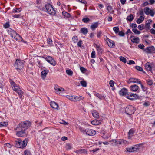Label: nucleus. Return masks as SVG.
<instances>
[{
  "label": "nucleus",
  "mask_w": 155,
  "mask_h": 155,
  "mask_svg": "<svg viewBox=\"0 0 155 155\" xmlns=\"http://www.w3.org/2000/svg\"><path fill=\"white\" fill-rule=\"evenodd\" d=\"M31 123L28 121L22 122L15 128L16 135L18 137H25L28 134L27 130L31 126Z\"/></svg>",
  "instance_id": "f257e3e1"
},
{
  "label": "nucleus",
  "mask_w": 155,
  "mask_h": 155,
  "mask_svg": "<svg viewBox=\"0 0 155 155\" xmlns=\"http://www.w3.org/2000/svg\"><path fill=\"white\" fill-rule=\"evenodd\" d=\"M28 141L27 138L25 139L23 141H22L21 139H18L15 141V146L18 148H24L26 146Z\"/></svg>",
  "instance_id": "f03ea898"
},
{
  "label": "nucleus",
  "mask_w": 155,
  "mask_h": 155,
  "mask_svg": "<svg viewBox=\"0 0 155 155\" xmlns=\"http://www.w3.org/2000/svg\"><path fill=\"white\" fill-rule=\"evenodd\" d=\"M143 143L138 144L133 146L131 147L127 148L126 149L127 151L129 152H136L138 151L140 149V147L143 146Z\"/></svg>",
  "instance_id": "7ed1b4c3"
},
{
  "label": "nucleus",
  "mask_w": 155,
  "mask_h": 155,
  "mask_svg": "<svg viewBox=\"0 0 155 155\" xmlns=\"http://www.w3.org/2000/svg\"><path fill=\"white\" fill-rule=\"evenodd\" d=\"M25 61H21L19 59H17L15 64V66L16 69L19 71L21 70L24 67Z\"/></svg>",
  "instance_id": "20e7f679"
},
{
  "label": "nucleus",
  "mask_w": 155,
  "mask_h": 155,
  "mask_svg": "<svg viewBox=\"0 0 155 155\" xmlns=\"http://www.w3.org/2000/svg\"><path fill=\"white\" fill-rule=\"evenodd\" d=\"M45 8L46 12L49 14L55 15L56 14L55 11L53 8L52 6L49 3H47L45 5Z\"/></svg>",
  "instance_id": "39448f33"
},
{
  "label": "nucleus",
  "mask_w": 155,
  "mask_h": 155,
  "mask_svg": "<svg viewBox=\"0 0 155 155\" xmlns=\"http://www.w3.org/2000/svg\"><path fill=\"white\" fill-rule=\"evenodd\" d=\"M125 110L127 114L130 115L135 112V109L133 106L129 105L126 107Z\"/></svg>",
  "instance_id": "423d86ee"
},
{
  "label": "nucleus",
  "mask_w": 155,
  "mask_h": 155,
  "mask_svg": "<svg viewBox=\"0 0 155 155\" xmlns=\"http://www.w3.org/2000/svg\"><path fill=\"white\" fill-rule=\"evenodd\" d=\"M144 13L147 15H150L151 17H153L155 14V11L154 9H151L148 7H145L143 9Z\"/></svg>",
  "instance_id": "0eeeda50"
},
{
  "label": "nucleus",
  "mask_w": 155,
  "mask_h": 155,
  "mask_svg": "<svg viewBox=\"0 0 155 155\" xmlns=\"http://www.w3.org/2000/svg\"><path fill=\"white\" fill-rule=\"evenodd\" d=\"M66 97L71 101L74 102L79 101L83 99V97L82 96H80L78 97L72 95H67L66 96Z\"/></svg>",
  "instance_id": "6e6552de"
},
{
  "label": "nucleus",
  "mask_w": 155,
  "mask_h": 155,
  "mask_svg": "<svg viewBox=\"0 0 155 155\" xmlns=\"http://www.w3.org/2000/svg\"><path fill=\"white\" fill-rule=\"evenodd\" d=\"M50 64L53 66H55L56 64V63L54 59L51 57L48 56L46 57H42Z\"/></svg>",
  "instance_id": "1a4fd4ad"
},
{
  "label": "nucleus",
  "mask_w": 155,
  "mask_h": 155,
  "mask_svg": "<svg viewBox=\"0 0 155 155\" xmlns=\"http://www.w3.org/2000/svg\"><path fill=\"white\" fill-rule=\"evenodd\" d=\"M126 97L129 99L133 100L137 99L138 97V96L136 94L130 93L127 95Z\"/></svg>",
  "instance_id": "9d476101"
},
{
  "label": "nucleus",
  "mask_w": 155,
  "mask_h": 155,
  "mask_svg": "<svg viewBox=\"0 0 155 155\" xmlns=\"http://www.w3.org/2000/svg\"><path fill=\"white\" fill-rule=\"evenodd\" d=\"M85 134L89 136L94 135L96 134V131L94 130L87 128L86 129Z\"/></svg>",
  "instance_id": "9b49d317"
},
{
  "label": "nucleus",
  "mask_w": 155,
  "mask_h": 155,
  "mask_svg": "<svg viewBox=\"0 0 155 155\" xmlns=\"http://www.w3.org/2000/svg\"><path fill=\"white\" fill-rule=\"evenodd\" d=\"M129 142L124 139L118 140V145L120 146H124L128 145Z\"/></svg>",
  "instance_id": "f8f14e48"
},
{
  "label": "nucleus",
  "mask_w": 155,
  "mask_h": 155,
  "mask_svg": "<svg viewBox=\"0 0 155 155\" xmlns=\"http://www.w3.org/2000/svg\"><path fill=\"white\" fill-rule=\"evenodd\" d=\"M130 37L131 41L133 43L138 44L139 42L140 39L138 37L132 35L130 36Z\"/></svg>",
  "instance_id": "ddd939ff"
},
{
  "label": "nucleus",
  "mask_w": 155,
  "mask_h": 155,
  "mask_svg": "<svg viewBox=\"0 0 155 155\" xmlns=\"http://www.w3.org/2000/svg\"><path fill=\"white\" fill-rule=\"evenodd\" d=\"M154 47H147L145 50L144 51L147 53H151L154 51Z\"/></svg>",
  "instance_id": "4468645a"
},
{
  "label": "nucleus",
  "mask_w": 155,
  "mask_h": 155,
  "mask_svg": "<svg viewBox=\"0 0 155 155\" xmlns=\"http://www.w3.org/2000/svg\"><path fill=\"white\" fill-rule=\"evenodd\" d=\"M50 106L53 108L58 110V104L54 101L50 102Z\"/></svg>",
  "instance_id": "2eb2a0df"
},
{
  "label": "nucleus",
  "mask_w": 155,
  "mask_h": 155,
  "mask_svg": "<svg viewBox=\"0 0 155 155\" xmlns=\"http://www.w3.org/2000/svg\"><path fill=\"white\" fill-rule=\"evenodd\" d=\"M8 32L9 34L13 38H14L17 34L16 32L15 31L12 29H9L8 30Z\"/></svg>",
  "instance_id": "dca6fc26"
},
{
  "label": "nucleus",
  "mask_w": 155,
  "mask_h": 155,
  "mask_svg": "<svg viewBox=\"0 0 155 155\" xmlns=\"http://www.w3.org/2000/svg\"><path fill=\"white\" fill-rule=\"evenodd\" d=\"M95 47L97 51L98 54L100 55H101L103 52V50L102 48L97 44L95 45Z\"/></svg>",
  "instance_id": "f3484780"
},
{
  "label": "nucleus",
  "mask_w": 155,
  "mask_h": 155,
  "mask_svg": "<svg viewBox=\"0 0 155 155\" xmlns=\"http://www.w3.org/2000/svg\"><path fill=\"white\" fill-rule=\"evenodd\" d=\"M127 92V90L125 88H123L119 91V94L121 96H124L126 94Z\"/></svg>",
  "instance_id": "a211bd4d"
},
{
  "label": "nucleus",
  "mask_w": 155,
  "mask_h": 155,
  "mask_svg": "<svg viewBox=\"0 0 155 155\" xmlns=\"http://www.w3.org/2000/svg\"><path fill=\"white\" fill-rule=\"evenodd\" d=\"M99 23L98 22H94L92 23L91 26V28L92 30H94L95 28H97L99 24Z\"/></svg>",
  "instance_id": "6ab92c4d"
},
{
  "label": "nucleus",
  "mask_w": 155,
  "mask_h": 155,
  "mask_svg": "<svg viewBox=\"0 0 155 155\" xmlns=\"http://www.w3.org/2000/svg\"><path fill=\"white\" fill-rule=\"evenodd\" d=\"M49 71L48 70H45L41 71V76L43 79H44L45 78Z\"/></svg>",
  "instance_id": "aec40b11"
},
{
  "label": "nucleus",
  "mask_w": 155,
  "mask_h": 155,
  "mask_svg": "<svg viewBox=\"0 0 155 155\" xmlns=\"http://www.w3.org/2000/svg\"><path fill=\"white\" fill-rule=\"evenodd\" d=\"M152 22V21L150 19H149L148 20V22L147 21L145 24V25L144 26H145V28H147L148 29H149L150 28V25L151 24Z\"/></svg>",
  "instance_id": "412c9836"
},
{
  "label": "nucleus",
  "mask_w": 155,
  "mask_h": 155,
  "mask_svg": "<svg viewBox=\"0 0 155 155\" xmlns=\"http://www.w3.org/2000/svg\"><path fill=\"white\" fill-rule=\"evenodd\" d=\"M101 134L102 135V137L104 138L107 139L109 137V136L107 135L108 134L107 132L104 130L101 132Z\"/></svg>",
  "instance_id": "4be33fe9"
},
{
  "label": "nucleus",
  "mask_w": 155,
  "mask_h": 155,
  "mask_svg": "<svg viewBox=\"0 0 155 155\" xmlns=\"http://www.w3.org/2000/svg\"><path fill=\"white\" fill-rule=\"evenodd\" d=\"M139 87L137 85L135 84L130 86V88L132 91H136L138 89Z\"/></svg>",
  "instance_id": "5701e85b"
},
{
  "label": "nucleus",
  "mask_w": 155,
  "mask_h": 155,
  "mask_svg": "<svg viewBox=\"0 0 155 155\" xmlns=\"http://www.w3.org/2000/svg\"><path fill=\"white\" fill-rule=\"evenodd\" d=\"M107 43L108 46L110 48L113 47L115 46L114 41L111 39L110 40H109L108 42H107Z\"/></svg>",
  "instance_id": "b1692460"
},
{
  "label": "nucleus",
  "mask_w": 155,
  "mask_h": 155,
  "mask_svg": "<svg viewBox=\"0 0 155 155\" xmlns=\"http://www.w3.org/2000/svg\"><path fill=\"white\" fill-rule=\"evenodd\" d=\"M88 32L87 29L85 27L82 28L80 29V33H83L84 35H85Z\"/></svg>",
  "instance_id": "393cba45"
},
{
  "label": "nucleus",
  "mask_w": 155,
  "mask_h": 155,
  "mask_svg": "<svg viewBox=\"0 0 155 155\" xmlns=\"http://www.w3.org/2000/svg\"><path fill=\"white\" fill-rule=\"evenodd\" d=\"M94 94L98 97L100 100H103L105 98L103 95H101L99 93H97L95 92H94Z\"/></svg>",
  "instance_id": "a878e982"
},
{
  "label": "nucleus",
  "mask_w": 155,
  "mask_h": 155,
  "mask_svg": "<svg viewBox=\"0 0 155 155\" xmlns=\"http://www.w3.org/2000/svg\"><path fill=\"white\" fill-rule=\"evenodd\" d=\"M14 39L18 41H21L22 40V37L19 35L17 33L16 34V35L15 36Z\"/></svg>",
  "instance_id": "bb28decb"
},
{
  "label": "nucleus",
  "mask_w": 155,
  "mask_h": 155,
  "mask_svg": "<svg viewBox=\"0 0 155 155\" xmlns=\"http://www.w3.org/2000/svg\"><path fill=\"white\" fill-rule=\"evenodd\" d=\"M78 153L87 154V150L85 149H81L77 150Z\"/></svg>",
  "instance_id": "cd10ccee"
},
{
  "label": "nucleus",
  "mask_w": 155,
  "mask_h": 155,
  "mask_svg": "<svg viewBox=\"0 0 155 155\" xmlns=\"http://www.w3.org/2000/svg\"><path fill=\"white\" fill-rule=\"evenodd\" d=\"M144 18L143 16H140L139 18H138L136 20L137 23L139 24L142 23L144 20Z\"/></svg>",
  "instance_id": "c85d7f7f"
},
{
  "label": "nucleus",
  "mask_w": 155,
  "mask_h": 155,
  "mask_svg": "<svg viewBox=\"0 0 155 155\" xmlns=\"http://www.w3.org/2000/svg\"><path fill=\"white\" fill-rule=\"evenodd\" d=\"M101 122L100 121L98 120L97 119L93 120L91 121V124L94 125H97L100 124Z\"/></svg>",
  "instance_id": "c756f323"
},
{
  "label": "nucleus",
  "mask_w": 155,
  "mask_h": 155,
  "mask_svg": "<svg viewBox=\"0 0 155 155\" xmlns=\"http://www.w3.org/2000/svg\"><path fill=\"white\" fill-rule=\"evenodd\" d=\"M62 14L66 18H69L71 16L70 14L69 13L65 11H63L62 12Z\"/></svg>",
  "instance_id": "7c9ffc66"
},
{
  "label": "nucleus",
  "mask_w": 155,
  "mask_h": 155,
  "mask_svg": "<svg viewBox=\"0 0 155 155\" xmlns=\"http://www.w3.org/2000/svg\"><path fill=\"white\" fill-rule=\"evenodd\" d=\"M92 114L93 116L95 118L99 117V114L96 110H94L92 111Z\"/></svg>",
  "instance_id": "2f4dec72"
},
{
  "label": "nucleus",
  "mask_w": 155,
  "mask_h": 155,
  "mask_svg": "<svg viewBox=\"0 0 155 155\" xmlns=\"http://www.w3.org/2000/svg\"><path fill=\"white\" fill-rule=\"evenodd\" d=\"M110 142H112V144L113 146H116L118 145V140H116L115 139L111 140H110Z\"/></svg>",
  "instance_id": "473e14b6"
},
{
  "label": "nucleus",
  "mask_w": 155,
  "mask_h": 155,
  "mask_svg": "<svg viewBox=\"0 0 155 155\" xmlns=\"http://www.w3.org/2000/svg\"><path fill=\"white\" fill-rule=\"evenodd\" d=\"M134 16L132 14H130V15L128 16L126 18L127 20L129 21H131L134 19Z\"/></svg>",
  "instance_id": "72a5a7b5"
},
{
  "label": "nucleus",
  "mask_w": 155,
  "mask_h": 155,
  "mask_svg": "<svg viewBox=\"0 0 155 155\" xmlns=\"http://www.w3.org/2000/svg\"><path fill=\"white\" fill-rule=\"evenodd\" d=\"M145 67L147 70L150 71L152 70V67L148 62L145 64Z\"/></svg>",
  "instance_id": "f704fd0d"
},
{
  "label": "nucleus",
  "mask_w": 155,
  "mask_h": 155,
  "mask_svg": "<svg viewBox=\"0 0 155 155\" xmlns=\"http://www.w3.org/2000/svg\"><path fill=\"white\" fill-rule=\"evenodd\" d=\"M16 92L18 94L19 97L21 99L22 98V94H23V93L21 91V90L20 88Z\"/></svg>",
  "instance_id": "c9c22d12"
},
{
  "label": "nucleus",
  "mask_w": 155,
  "mask_h": 155,
  "mask_svg": "<svg viewBox=\"0 0 155 155\" xmlns=\"http://www.w3.org/2000/svg\"><path fill=\"white\" fill-rule=\"evenodd\" d=\"M66 72L67 74L70 76H72L73 75V72L71 69L66 70Z\"/></svg>",
  "instance_id": "e433bc0d"
},
{
  "label": "nucleus",
  "mask_w": 155,
  "mask_h": 155,
  "mask_svg": "<svg viewBox=\"0 0 155 155\" xmlns=\"http://www.w3.org/2000/svg\"><path fill=\"white\" fill-rule=\"evenodd\" d=\"M139 79L134 78H130L129 79V81L130 83H136L137 82V81H138Z\"/></svg>",
  "instance_id": "4c0bfd02"
},
{
  "label": "nucleus",
  "mask_w": 155,
  "mask_h": 155,
  "mask_svg": "<svg viewBox=\"0 0 155 155\" xmlns=\"http://www.w3.org/2000/svg\"><path fill=\"white\" fill-rule=\"evenodd\" d=\"M21 11V8H14L13 10V13H18L19 12Z\"/></svg>",
  "instance_id": "58836bf2"
},
{
  "label": "nucleus",
  "mask_w": 155,
  "mask_h": 155,
  "mask_svg": "<svg viewBox=\"0 0 155 155\" xmlns=\"http://www.w3.org/2000/svg\"><path fill=\"white\" fill-rule=\"evenodd\" d=\"M78 129L82 133H83V134H85L86 129L81 126L78 127Z\"/></svg>",
  "instance_id": "ea45409f"
},
{
  "label": "nucleus",
  "mask_w": 155,
  "mask_h": 155,
  "mask_svg": "<svg viewBox=\"0 0 155 155\" xmlns=\"http://www.w3.org/2000/svg\"><path fill=\"white\" fill-rule=\"evenodd\" d=\"M80 83L81 86L83 87H85L87 86V83L84 81H80Z\"/></svg>",
  "instance_id": "a19ab883"
},
{
  "label": "nucleus",
  "mask_w": 155,
  "mask_h": 155,
  "mask_svg": "<svg viewBox=\"0 0 155 155\" xmlns=\"http://www.w3.org/2000/svg\"><path fill=\"white\" fill-rule=\"evenodd\" d=\"M82 21L85 23H87L90 21V19L87 17L84 18L82 19Z\"/></svg>",
  "instance_id": "79ce46f5"
},
{
  "label": "nucleus",
  "mask_w": 155,
  "mask_h": 155,
  "mask_svg": "<svg viewBox=\"0 0 155 155\" xmlns=\"http://www.w3.org/2000/svg\"><path fill=\"white\" fill-rule=\"evenodd\" d=\"M8 124V122H1L0 123V127L3 126H6Z\"/></svg>",
  "instance_id": "37998d69"
},
{
  "label": "nucleus",
  "mask_w": 155,
  "mask_h": 155,
  "mask_svg": "<svg viewBox=\"0 0 155 155\" xmlns=\"http://www.w3.org/2000/svg\"><path fill=\"white\" fill-rule=\"evenodd\" d=\"M113 30L116 34H117L119 32V28L118 27H115L113 28Z\"/></svg>",
  "instance_id": "c03bdc74"
},
{
  "label": "nucleus",
  "mask_w": 155,
  "mask_h": 155,
  "mask_svg": "<svg viewBox=\"0 0 155 155\" xmlns=\"http://www.w3.org/2000/svg\"><path fill=\"white\" fill-rule=\"evenodd\" d=\"M72 40L73 42L75 43L77 42L78 40V38L77 36H73L72 38Z\"/></svg>",
  "instance_id": "a18cd8bd"
},
{
  "label": "nucleus",
  "mask_w": 155,
  "mask_h": 155,
  "mask_svg": "<svg viewBox=\"0 0 155 155\" xmlns=\"http://www.w3.org/2000/svg\"><path fill=\"white\" fill-rule=\"evenodd\" d=\"M64 91V88H62L61 87H60L55 91H56V93L57 94H60V93L59 92V91Z\"/></svg>",
  "instance_id": "49530a36"
},
{
  "label": "nucleus",
  "mask_w": 155,
  "mask_h": 155,
  "mask_svg": "<svg viewBox=\"0 0 155 155\" xmlns=\"http://www.w3.org/2000/svg\"><path fill=\"white\" fill-rule=\"evenodd\" d=\"M12 87L13 90L16 92L20 89V88L18 87L16 84L14 86H13Z\"/></svg>",
  "instance_id": "de8ad7c7"
},
{
  "label": "nucleus",
  "mask_w": 155,
  "mask_h": 155,
  "mask_svg": "<svg viewBox=\"0 0 155 155\" xmlns=\"http://www.w3.org/2000/svg\"><path fill=\"white\" fill-rule=\"evenodd\" d=\"M132 30L133 32L135 34H139L141 33L140 31H138L136 28H133Z\"/></svg>",
  "instance_id": "09e8293b"
},
{
  "label": "nucleus",
  "mask_w": 155,
  "mask_h": 155,
  "mask_svg": "<svg viewBox=\"0 0 155 155\" xmlns=\"http://www.w3.org/2000/svg\"><path fill=\"white\" fill-rule=\"evenodd\" d=\"M145 26L143 24H142L138 26V28L140 30H142L143 29H145Z\"/></svg>",
  "instance_id": "8fccbe9b"
},
{
  "label": "nucleus",
  "mask_w": 155,
  "mask_h": 155,
  "mask_svg": "<svg viewBox=\"0 0 155 155\" xmlns=\"http://www.w3.org/2000/svg\"><path fill=\"white\" fill-rule=\"evenodd\" d=\"M24 155H31V154L29 150H26L24 152Z\"/></svg>",
  "instance_id": "3c124183"
},
{
  "label": "nucleus",
  "mask_w": 155,
  "mask_h": 155,
  "mask_svg": "<svg viewBox=\"0 0 155 155\" xmlns=\"http://www.w3.org/2000/svg\"><path fill=\"white\" fill-rule=\"evenodd\" d=\"M120 60L124 63H126L127 62L126 59L123 56H120Z\"/></svg>",
  "instance_id": "603ef678"
},
{
  "label": "nucleus",
  "mask_w": 155,
  "mask_h": 155,
  "mask_svg": "<svg viewBox=\"0 0 155 155\" xmlns=\"http://www.w3.org/2000/svg\"><path fill=\"white\" fill-rule=\"evenodd\" d=\"M146 82L148 85L151 86L153 84V81L151 80L148 79L146 80Z\"/></svg>",
  "instance_id": "864d4df0"
},
{
  "label": "nucleus",
  "mask_w": 155,
  "mask_h": 155,
  "mask_svg": "<svg viewBox=\"0 0 155 155\" xmlns=\"http://www.w3.org/2000/svg\"><path fill=\"white\" fill-rule=\"evenodd\" d=\"M47 43L50 46H51L52 44V40L50 38H48L47 40Z\"/></svg>",
  "instance_id": "5fc2aeb1"
},
{
  "label": "nucleus",
  "mask_w": 155,
  "mask_h": 155,
  "mask_svg": "<svg viewBox=\"0 0 155 155\" xmlns=\"http://www.w3.org/2000/svg\"><path fill=\"white\" fill-rule=\"evenodd\" d=\"M91 57L92 58H95L96 57L95 52L94 50H93L91 54Z\"/></svg>",
  "instance_id": "6e6d98bb"
},
{
  "label": "nucleus",
  "mask_w": 155,
  "mask_h": 155,
  "mask_svg": "<svg viewBox=\"0 0 155 155\" xmlns=\"http://www.w3.org/2000/svg\"><path fill=\"white\" fill-rule=\"evenodd\" d=\"M72 147V144L70 143H68L66 144V148L67 149H71Z\"/></svg>",
  "instance_id": "4d7b16f0"
},
{
  "label": "nucleus",
  "mask_w": 155,
  "mask_h": 155,
  "mask_svg": "<svg viewBox=\"0 0 155 155\" xmlns=\"http://www.w3.org/2000/svg\"><path fill=\"white\" fill-rule=\"evenodd\" d=\"M135 68L137 70H138L140 71H142L143 70V68L139 66H136Z\"/></svg>",
  "instance_id": "13d9d810"
},
{
  "label": "nucleus",
  "mask_w": 155,
  "mask_h": 155,
  "mask_svg": "<svg viewBox=\"0 0 155 155\" xmlns=\"http://www.w3.org/2000/svg\"><path fill=\"white\" fill-rule=\"evenodd\" d=\"M134 131H135L133 129H131L129 130V131L128 133V134L129 135H132L134 133Z\"/></svg>",
  "instance_id": "bf43d9fd"
},
{
  "label": "nucleus",
  "mask_w": 155,
  "mask_h": 155,
  "mask_svg": "<svg viewBox=\"0 0 155 155\" xmlns=\"http://www.w3.org/2000/svg\"><path fill=\"white\" fill-rule=\"evenodd\" d=\"M82 43V41L81 40H80L77 43L78 46L81 47V45Z\"/></svg>",
  "instance_id": "052dcab7"
},
{
  "label": "nucleus",
  "mask_w": 155,
  "mask_h": 155,
  "mask_svg": "<svg viewBox=\"0 0 155 155\" xmlns=\"http://www.w3.org/2000/svg\"><path fill=\"white\" fill-rule=\"evenodd\" d=\"M3 26L5 28H8L9 27V22H7L5 24L3 25Z\"/></svg>",
  "instance_id": "680f3d73"
},
{
  "label": "nucleus",
  "mask_w": 155,
  "mask_h": 155,
  "mask_svg": "<svg viewBox=\"0 0 155 155\" xmlns=\"http://www.w3.org/2000/svg\"><path fill=\"white\" fill-rule=\"evenodd\" d=\"M127 63L129 64H134L135 63V62L132 60H129L127 61Z\"/></svg>",
  "instance_id": "e2e57ef3"
},
{
  "label": "nucleus",
  "mask_w": 155,
  "mask_h": 155,
  "mask_svg": "<svg viewBox=\"0 0 155 155\" xmlns=\"http://www.w3.org/2000/svg\"><path fill=\"white\" fill-rule=\"evenodd\" d=\"M80 69L81 72L83 73H84L87 70L84 68L82 67L80 68Z\"/></svg>",
  "instance_id": "0e129e2a"
},
{
  "label": "nucleus",
  "mask_w": 155,
  "mask_h": 155,
  "mask_svg": "<svg viewBox=\"0 0 155 155\" xmlns=\"http://www.w3.org/2000/svg\"><path fill=\"white\" fill-rule=\"evenodd\" d=\"M118 35L120 36L123 37L124 36L125 34L124 32L120 31L118 32Z\"/></svg>",
  "instance_id": "69168bd1"
},
{
  "label": "nucleus",
  "mask_w": 155,
  "mask_h": 155,
  "mask_svg": "<svg viewBox=\"0 0 155 155\" xmlns=\"http://www.w3.org/2000/svg\"><path fill=\"white\" fill-rule=\"evenodd\" d=\"M102 35V32L101 31H98L97 33V37L98 38L100 37Z\"/></svg>",
  "instance_id": "338daca9"
},
{
  "label": "nucleus",
  "mask_w": 155,
  "mask_h": 155,
  "mask_svg": "<svg viewBox=\"0 0 155 155\" xmlns=\"http://www.w3.org/2000/svg\"><path fill=\"white\" fill-rule=\"evenodd\" d=\"M37 63L38 65V66L39 68H41L42 67V63H41V61L39 60H38Z\"/></svg>",
  "instance_id": "774afa93"
}]
</instances>
